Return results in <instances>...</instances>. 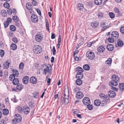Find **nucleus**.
I'll return each instance as SVG.
<instances>
[{
  "label": "nucleus",
  "instance_id": "79ce46f5",
  "mask_svg": "<svg viewBox=\"0 0 124 124\" xmlns=\"http://www.w3.org/2000/svg\"><path fill=\"white\" fill-rule=\"evenodd\" d=\"M10 30L12 31H15L16 30V27L14 25H12L10 26Z\"/></svg>",
  "mask_w": 124,
  "mask_h": 124
},
{
  "label": "nucleus",
  "instance_id": "4d7b16f0",
  "mask_svg": "<svg viewBox=\"0 0 124 124\" xmlns=\"http://www.w3.org/2000/svg\"><path fill=\"white\" fill-rule=\"evenodd\" d=\"M12 41L15 43H17L18 41L17 38L16 37L13 38L12 39Z\"/></svg>",
  "mask_w": 124,
  "mask_h": 124
},
{
  "label": "nucleus",
  "instance_id": "f8f14e48",
  "mask_svg": "<svg viewBox=\"0 0 124 124\" xmlns=\"http://www.w3.org/2000/svg\"><path fill=\"white\" fill-rule=\"evenodd\" d=\"M84 96L83 93L80 92H78L76 94V97L78 99H81Z\"/></svg>",
  "mask_w": 124,
  "mask_h": 124
},
{
  "label": "nucleus",
  "instance_id": "ea45409f",
  "mask_svg": "<svg viewBox=\"0 0 124 124\" xmlns=\"http://www.w3.org/2000/svg\"><path fill=\"white\" fill-rule=\"evenodd\" d=\"M12 19L13 20V21L15 22H16L18 21L19 20L18 18L17 17V16H13Z\"/></svg>",
  "mask_w": 124,
  "mask_h": 124
},
{
  "label": "nucleus",
  "instance_id": "c9c22d12",
  "mask_svg": "<svg viewBox=\"0 0 124 124\" xmlns=\"http://www.w3.org/2000/svg\"><path fill=\"white\" fill-rule=\"evenodd\" d=\"M112 62V59L110 58H109L106 61L105 63L109 66H110Z\"/></svg>",
  "mask_w": 124,
  "mask_h": 124
},
{
  "label": "nucleus",
  "instance_id": "338daca9",
  "mask_svg": "<svg viewBox=\"0 0 124 124\" xmlns=\"http://www.w3.org/2000/svg\"><path fill=\"white\" fill-rule=\"evenodd\" d=\"M36 11L38 14H39L40 16H41V13L40 10L39 9H36Z\"/></svg>",
  "mask_w": 124,
  "mask_h": 124
},
{
  "label": "nucleus",
  "instance_id": "09e8293b",
  "mask_svg": "<svg viewBox=\"0 0 124 124\" xmlns=\"http://www.w3.org/2000/svg\"><path fill=\"white\" fill-rule=\"evenodd\" d=\"M111 38L109 37L108 39V41L110 43H112L114 42V39H115V38Z\"/></svg>",
  "mask_w": 124,
  "mask_h": 124
},
{
  "label": "nucleus",
  "instance_id": "37998d69",
  "mask_svg": "<svg viewBox=\"0 0 124 124\" xmlns=\"http://www.w3.org/2000/svg\"><path fill=\"white\" fill-rule=\"evenodd\" d=\"M17 109L19 113H22L23 111V109L22 107L19 106L17 107Z\"/></svg>",
  "mask_w": 124,
  "mask_h": 124
},
{
  "label": "nucleus",
  "instance_id": "a18cd8bd",
  "mask_svg": "<svg viewBox=\"0 0 124 124\" xmlns=\"http://www.w3.org/2000/svg\"><path fill=\"white\" fill-rule=\"evenodd\" d=\"M24 65L23 62H21L19 65V68L20 69L23 70V69Z\"/></svg>",
  "mask_w": 124,
  "mask_h": 124
},
{
  "label": "nucleus",
  "instance_id": "9d476101",
  "mask_svg": "<svg viewBox=\"0 0 124 124\" xmlns=\"http://www.w3.org/2000/svg\"><path fill=\"white\" fill-rule=\"evenodd\" d=\"M23 112L24 114H28L30 112L29 108L27 106H24L23 107Z\"/></svg>",
  "mask_w": 124,
  "mask_h": 124
},
{
  "label": "nucleus",
  "instance_id": "cd10ccee",
  "mask_svg": "<svg viewBox=\"0 0 124 124\" xmlns=\"http://www.w3.org/2000/svg\"><path fill=\"white\" fill-rule=\"evenodd\" d=\"M17 48L16 45L14 43L12 44L10 46V48L13 50H16Z\"/></svg>",
  "mask_w": 124,
  "mask_h": 124
},
{
  "label": "nucleus",
  "instance_id": "a878e982",
  "mask_svg": "<svg viewBox=\"0 0 124 124\" xmlns=\"http://www.w3.org/2000/svg\"><path fill=\"white\" fill-rule=\"evenodd\" d=\"M12 71H13V74H13L15 77L18 76L19 75V72L17 70H13Z\"/></svg>",
  "mask_w": 124,
  "mask_h": 124
},
{
  "label": "nucleus",
  "instance_id": "393cba45",
  "mask_svg": "<svg viewBox=\"0 0 124 124\" xmlns=\"http://www.w3.org/2000/svg\"><path fill=\"white\" fill-rule=\"evenodd\" d=\"M9 63L7 61L5 62L3 64L4 68L5 69H8V68L9 66Z\"/></svg>",
  "mask_w": 124,
  "mask_h": 124
},
{
  "label": "nucleus",
  "instance_id": "bf43d9fd",
  "mask_svg": "<svg viewBox=\"0 0 124 124\" xmlns=\"http://www.w3.org/2000/svg\"><path fill=\"white\" fill-rule=\"evenodd\" d=\"M4 54V51L3 50H0V55L1 57L3 56Z\"/></svg>",
  "mask_w": 124,
  "mask_h": 124
},
{
  "label": "nucleus",
  "instance_id": "58836bf2",
  "mask_svg": "<svg viewBox=\"0 0 124 124\" xmlns=\"http://www.w3.org/2000/svg\"><path fill=\"white\" fill-rule=\"evenodd\" d=\"M86 105H87V107L89 110H91L93 108V106L92 105L89 104Z\"/></svg>",
  "mask_w": 124,
  "mask_h": 124
},
{
  "label": "nucleus",
  "instance_id": "bb28decb",
  "mask_svg": "<svg viewBox=\"0 0 124 124\" xmlns=\"http://www.w3.org/2000/svg\"><path fill=\"white\" fill-rule=\"evenodd\" d=\"M81 79H77L76 81V84L78 85H80L82 84V81Z\"/></svg>",
  "mask_w": 124,
  "mask_h": 124
},
{
  "label": "nucleus",
  "instance_id": "473e14b6",
  "mask_svg": "<svg viewBox=\"0 0 124 124\" xmlns=\"http://www.w3.org/2000/svg\"><path fill=\"white\" fill-rule=\"evenodd\" d=\"M90 67L89 65L87 64H85L83 66V69L85 70H89L90 69Z\"/></svg>",
  "mask_w": 124,
  "mask_h": 124
},
{
  "label": "nucleus",
  "instance_id": "3c124183",
  "mask_svg": "<svg viewBox=\"0 0 124 124\" xmlns=\"http://www.w3.org/2000/svg\"><path fill=\"white\" fill-rule=\"evenodd\" d=\"M4 5L5 7L7 8H8L10 7V5L9 3L7 2H6L5 3H4Z\"/></svg>",
  "mask_w": 124,
  "mask_h": 124
},
{
  "label": "nucleus",
  "instance_id": "49530a36",
  "mask_svg": "<svg viewBox=\"0 0 124 124\" xmlns=\"http://www.w3.org/2000/svg\"><path fill=\"white\" fill-rule=\"evenodd\" d=\"M15 77L13 74H11L9 77V80L11 81H12L14 78H16Z\"/></svg>",
  "mask_w": 124,
  "mask_h": 124
},
{
  "label": "nucleus",
  "instance_id": "f257e3e1",
  "mask_svg": "<svg viewBox=\"0 0 124 124\" xmlns=\"http://www.w3.org/2000/svg\"><path fill=\"white\" fill-rule=\"evenodd\" d=\"M112 79L111 82V85H112L116 86L118 84L117 82L119 81V78L117 76L113 75L112 77Z\"/></svg>",
  "mask_w": 124,
  "mask_h": 124
},
{
  "label": "nucleus",
  "instance_id": "1a4fd4ad",
  "mask_svg": "<svg viewBox=\"0 0 124 124\" xmlns=\"http://www.w3.org/2000/svg\"><path fill=\"white\" fill-rule=\"evenodd\" d=\"M31 19L32 22L34 23L38 22V19L37 16L34 14H32L31 17Z\"/></svg>",
  "mask_w": 124,
  "mask_h": 124
},
{
  "label": "nucleus",
  "instance_id": "a19ab883",
  "mask_svg": "<svg viewBox=\"0 0 124 124\" xmlns=\"http://www.w3.org/2000/svg\"><path fill=\"white\" fill-rule=\"evenodd\" d=\"M9 113V111L7 109H5L3 110V113L4 115H7Z\"/></svg>",
  "mask_w": 124,
  "mask_h": 124
},
{
  "label": "nucleus",
  "instance_id": "e2e57ef3",
  "mask_svg": "<svg viewBox=\"0 0 124 124\" xmlns=\"http://www.w3.org/2000/svg\"><path fill=\"white\" fill-rule=\"evenodd\" d=\"M7 12L8 14L11 15L12 12V10L11 9H10L9 10H7Z\"/></svg>",
  "mask_w": 124,
  "mask_h": 124
},
{
  "label": "nucleus",
  "instance_id": "ddd939ff",
  "mask_svg": "<svg viewBox=\"0 0 124 124\" xmlns=\"http://www.w3.org/2000/svg\"><path fill=\"white\" fill-rule=\"evenodd\" d=\"M108 93L109 96L111 98H113L116 95V93L113 91H110Z\"/></svg>",
  "mask_w": 124,
  "mask_h": 124
},
{
  "label": "nucleus",
  "instance_id": "de8ad7c7",
  "mask_svg": "<svg viewBox=\"0 0 124 124\" xmlns=\"http://www.w3.org/2000/svg\"><path fill=\"white\" fill-rule=\"evenodd\" d=\"M109 15L110 18H113L115 17V15L112 12H110L109 13Z\"/></svg>",
  "mask_w": 124,
  "mask_h": 124
},
{
  "label": "nucleus",
  "instance_id": "423d86ee",
  "mask_svg": "<svg viewBox=\"0 0 124 124\" xmlns=\"http://www.w3.org/2000/svg\"><path fill=\"white\" fill-rule=\"evenodd\" d=\"M86 56L88 59H93L94 58L95 55L94 53L92 51H89L87 52Z\"/></svg>",
  "mask_w": 124,
  "mask_h": 124
},
{
  "label": "nucleus",
  "instance_id": "f03ea898",
  "mask_svg": "<svg viewBox=\"0 0 124 124\" xmlns=\"http://www.w3.org/2000/svg\"><path fill=\"white\" fill-rule=\"evenodd\" d=\"M15 118L12 121L13 124H16V123H20L22 121V117L18 114H16L14 116Z\"/></svg>",
  "mask_w": 124,
  "mask_h": 124
},
{
  "label": "nucleus",
  "instance_id": "864d4df0",
  "mask_svg": "<svg viewBox=\"0 0 124 124\" xmlns=\"http://www.w3.org/2000/svg\"><path fill=\"white\" fill-rule=\"evenodd\" d=\"M0 124H6V123L4 120L1 119L0 120Z\"/></svg>",
  "mask_w": 124,
  "mask_h": 124
},
{
  "label": "nucleus",
  "instance_id": "f3484780",
  "mask_svg": "<svg viewBox=\"0 0 124 124\" xmlns=\"http://www.w3.org/2000/svg\"><path fill=\"white\" fill-rule=\"evenodd\" d=\"M105 50V48L102 46H99L97 48L98 52L101 53H103L104 51Z\"/></svg>",
  "mask_w": 124,
  "mask_h": 124
},
{
  "label": "nucleus",
  "instance_id": "a211bd4d",
  "mask_svg": "<svg viewBox=\"0 0 124 124\" xmlns=\"http://www.w3.org/2000/svg\"><path fill=\"white\" fill-rule=\"evenodd\" d=\"M83 77V75L82 73L79 72V73H77L76 75V78H78V79H82Z\"/></svg>",
  "mask_w": 124,
  "mask_h": 124
},
{
  "label": "nucleus",
  "instance_id": "774afa93",
  "mask_svg": "<svg viewBox=\"0 0 124 124\" xmlns=\"http://www.w3.org/2000/svg\"><path fill=\"white\" fill-rule=\"evenodd\" d=\"M12 21V19L10 17L8 18L7 20V21L9 23H11Z\"/></svg>",
  "mask_w": 124,
  "mask_h": 124
},
{
  "label": "nucleus",
  "instance_id": "72a5a7b5",
  "mask_svg": "<svg viewBox=\"0 0 124 124\" xmlns=\"http://www.w3.org/2000/svg\"><path fill=\"white\" fill-rule=\"evenodd\" d=\"M33 97L35 98H38L39 96V93L37 92H35L33 94Z\"/></svg>",
  "mask_w": 124,
  "mask_h": 124
},
{
  "label": "nucleus",
  "instance_id": "5fc2aeb1",
  "mask_svg": "<svg viewBox=\"0 0 124 124\" xmlns=\"http://www.w3.org/2000/svg\"><path fill=\"white\" fill-rule=\"evenodd\" d=\"M4 75H3V77L5 78H6L8 76V72L7 71H5L4 72Z\"/></svg>",
  "mask_w": 124,
  "mask_h": 124
},
{
  "label": "nucleus",
  "instance_id": "0e129e2a",
  "mask_svg": "<svg viewBox=\"0 0 124 124\" xmlns=\"http://www.w3.org/2000/svg\"><path fill=\"white\" fill-rule=\"evenodd\" d=\"M114 10L116 13H118L119 12V9L117 8L116 7L114 8Z\"/></svg>",
  "mask_w": 124,
  "mask_h": 124
},
{
  "label": "nucleus",
  "instance_id": "c756f323",
  "mask_svg": "<svg viewBox=\"0 0 124 124\" xmlns=\"http://www.w3.org/2000/svg\"><path fill=\"white\" fill-rule=\"evenodd\" d=\"M61 38L60 35H59L58 36V44L57 45V47L58 48H59L60 47V43L61 42Z\"/></svg>",
  "mask_w": 124,
  "mask_h": 124
},
{
  "label": "nucleus",
  "instance_id": "412c9836",
  "mask_svg": "<svg viewBox=\"0 0 124 124\" xmlns=\"http://www.w3.org/2000/svg\"><path fill=\"white\" fill-rule=\"evenodd\" d=\"M98 22L95 21L91 23V25L93 27L96 28L98 26Z\"/></svg>",
  "mask_w": 124,
  "mask_h": 124
},
{
  "label": "nucleus",
  "instance_id": "6e6552de",
  "mask_svg": "<svg viewBox=\"0 0 124 124\" xmlns=\"http://www.w3.org/2000/svg\"><path fill=\"white\" fill-rule=\"evenodd\" d=\"M83 102L85 105L90 104V98L87 97H85L83 100Z\"/></svg>",
  "mask_w": 124,
  "mask_h": 124
},
{
  "label": "nucleus",
  "instance_id": "7ed1b4c3",
  "mask_svg": "<svg viewBox=\"0 0 124 124\" xmlns=\"http://www.w3.org/2000/svg\"><path fill=\"white\" fill-rule=\"evenodd\" d=\"M33 51L36 54H39L42 51L41 47L39 45H36L34 46L33 47Z\"/></svg>",
  "mask_w": 124,
  "mask_h": 124
},
{
  "label": "nucleus",
  "instance_id": "680f3d73",
  "mask_svg": "<svg viewBox=\"0 0 124 124\" xmlns=\"http://www.w3.org/2000/svg\"><path fill=\"white\" fill-rule=\"evenodd\" d=\"M32 4L33 6H35L37 4V2L34 0H33Z\"/></svg>",
  "mask_w": 124,
  "mask_h": 124
},
{
  "label": "nucleus",
  "instance_id": "7c9ffc66",
  "mask_svg": "<svg viewBox=\"0 0 124 124\" xmlns=\"http://www.w3.org/2000/svg\"><path fill=\"white\" fill-rule=\"evenodd\" d=\"M26 6L27 8L30 10L31 9V8L32 7L31 4L30 3H27L26 4Z\"/></svg>",
  "mask_w": 124,
  "mask_h": 124
},
{
  "label": "nucleus",
  "instance_id": "6e6d98bb",
  "mask_svg": "<svg viewBox=\"0 0 124 124\" xmlns=\"http://www.w3.org/2000/svg\"><path fill=\"white\" fill-rule=\"evenodd\" d=\"M46 29H47L48 31H49V24L48 23L47 21H46Z\"/></svg>",
  "mask_w": 124,
  "mask_h": 124
},
{
  "label": "nucleus",
  "instance_id": "aec40b11",
  "mask_svg": "<svg viewBox=\"0 0 124 124\" xmlns=\"http://www.w3.org/2000/svg\"><path fill=\"white\" fill-rule=\"evenodd\" d=\"M77 9L80 10H82L84 8L83 4L79 3L77 5Z\"/></svg>",
  "mask_w": 124,
  "mask_h": 124
},
{
  "label": "nucleus",
  "instance_id": "b1692460",
  "mask_svg": "<svg viewBox=\"0 0 124 124\" xmlns=\"http://www.w3.org/2000/svg\"><path fill=\"white\" fill-rule=\"evenodd\" d=\"M12 81L14 85H17L19 83V80L16 78H14Z\"/></svg>",
  "mask_w": 124,
  "mask_h": 124
},
{
  "label": "nucleus",
  "instance_id": "052dcab7",
  "mask_svg": "<svg viewBox=\"0 0 124 124\" xmlns=\"http://www.w3.org/2000/svg\"><path fill=\"white\" fill-rule=\"evenodd\" d=\"M111 89L113 90L114 91H117L118 90V88H117L116 87H114L113 86H111Z\"/></svg>",
  "mask_w": 124,
  "mask_h": 124
},
{
  "label": "nucleus",
  "instance_id": "4be33fe9",
  "mask_svg": "<svg viewBox=\"0 0 124 124\" xmlns=\"http://www.w3.org/2000/svg\"><path fill=\"white\" fill-rule=\"evenodd\" d=\"M76 71L78 73L79 72L82 73L84 71V70L83 69L80 67H78L76 68Z\"/></svg>",
  "mask_w": 124,
  "mask_h": 124
},
{
  "label": "nucleus",
  "instance_id": "4c0bfd02",
  "mask_svg": "<svg viewBox=\"0 0 124 124\" xmlns=\"http://www.w3.org/2000/svg\"><path fill=\"white\" fill-rule=\"evenodd\" d=\"M101 104L102 107L105 106L107 104V101L106 100L104 99L102 101L101 103Z\"/></svg>",
  "mask_w": 124,
  "mask_h": 124
},
{
  "label": "nucleus",
  "instance_id": "0eeeda50",
  "mask_svg": "<svg viewBox=\"0 0 124 124\" xmlns=\"http://www.w3.org/2000/svg\"><path fill=\"white\" fill-rule=\"evenodd\" d=\"M66 94H64V97L65 98L63 97H61V103H62V104H64V103L66 105H67L69 102V100L68 99L69 97V96H67V98L65 97Z\"/></svg>",
  "mask_w": 124,
  "mask_h": 124
},
{
  "label": "nucleus",
  "instance_id": "5701e85b",
  "mask_svg": "<svg viewBox=\"0 0 124 124\" xmlns=\"http://www.w3.org/2000/svg\"><path fill=\"white\" fill-rule=\"evenodd\" d=\"M117 44L118 46H122L124 44L123 41L121 40L120 39H118L117 40Z\"/></svg>",
  "mask_w": 124,
  "mask_h": 124
},
{
  "label": "nucleus",
  "instance_id": "e433bc0d",
  "mask_svg": "<svg viewBox=\"0 0 124 124\" xmlns=\"http://www.w3.org/2000/svg\"><path fill=\"white\" fill-rule=\"evenodd\" d=\"M102 1V0H95L94 1L95 4L97 5L101 4Z\"/></svg>",
  "mask_w": 124,
  "mask_h": 124
},
{
  "label": "nucleus",
  "instance_id": "6ab92c4d",
  "mask_svg": "<svg viewBox=\"0 0 124 124\" xmlns=\"http://www.w3.org/2000/svg\"><path fill=\"white\" fill-rule=\"evenodd\" d=\"M119 87L120 91L123 92L124 91V83H119Z\"/></svg>",
  "mask_w": 124,
  "mask_h": 124
},
{
  "label": "nucleus",
  "instance_id": "13d9d810",
  "mask_svg": "<svg viewBox=\"0 0 124 124\" xmlns=\"http://www.w3.org/2000/svg\"><path fill=\"white\" fill-rule=\"evenodd\" d=\"M120 31L123 34H124V26L121 27L120 29Z\"/></svg>",
  "mask_w": 124,
  "mask_h": 124
},
{
  "label": "nucleus",
  "instance_id": "f704fd0d",
  "mask_svg": "<svg viewBox=\"0 0 124 124\" xmlns=\"http://www.w3.org/2000/svg\"><path fill=\"white\" fill-rule=\"evenodd\" d=\"M23 88V86L21 84H19L16 86L17 89L20 91L22 90Z\"/></svg>",
  "mask_w": 124,
  "mask_h": 124
},
{
  "label": "nucleus",
  "instance_id": "c03bdc74",
  "mask_svg": "<svg viewBox=\"0 0 124 124\" xmlns=\"http://www.w3.org/2000/svg\"><path fill=\"white\" fill-rule=\"evenodd\" d=\"M98 17L100 19H101L103 18V14L102 13L100 12L98 14Z\"/></svg>",
  "mask_w": 124,
  "mask_h": 124
},
{
  "label": "nucleus",
  "instance_id": "20e7f679",
  "mask_svg": "<svg viewBox=\"0 0 124 124\" xmlns=\"http://www.w3.org/2000/svg\"><path fill=\"white\" fill-rule=\"evenodd\" d=\"M41 68L43 70V73H44L46 75L47 72L50 73L51 71L48 66L45 64L41 65Z\"/></svg>",
  "mask_w": 124,
  "mask_h": 124
},
{
  "label": "nucleus",
  "instance_id": "dca6fc26",
  "mask_svg": "<svg viewBox=\"0 0 124 124\" xmlns=\"http://www.w3.org/2000/svg\"><path fill=\"white\" fill-rule=\"evenodd\" d=\"M107 48L108 50L111 51L113 49L114 47L112 45L109 44L107 46Z\"/></svg>",
  "mask_w": 124,
  "mask_h": 124
},
{
  "label": "nucleus",
  "instance_id": "4468645a",
  "mask_svg": "<svg viewBox=\"0 0 124 124\" xmlns=\"http://www.w3.org/2000/svg\"><path fill=\"white\" fill-rule=\"evenodd\" d=\"M30 82L33 84H35L37 82V78L34 77H32L30 79Z\"/></svg>",
  "mask_w": 124,
  "mask_h": 124
},
{
  "label": "nucleus",
  "instance_id": "9b49d317",
  "mask_svg": "<svg viewBox=\"0 0 124 124\" xmlns=\"http://www.w3.org/2000/svg\"><path fill=\"white\" fill-rule=\"evenodd\" d=\"M111 36V37L114 38L115 39H116L118 37L119 34L117 31H113L112 33Z\"/></svg>",
  "mask_w": 124,
  "mask_h": 124
},
{
  "label": "nucleus",
  "instance_id": "2f4dec72",
  "mask_svg": "<svg viewBox=\"0 0 124 124\" xmlns=\"http://www.w3.org/2000/svg\"><path fill=\"white\" fill-rule=\"evenodd\" d=\"M2 16L5 17L7 15V13L6 11L4 9H3L1 12Z\"/></svg>",
  "mask_w": 124,
  "mask_h": 124
},
{
  "label": "nucleus",
  "instance_id": "603ef678",
  "mask_svg": "<svg viewBox=\"0 0 124 124\" xmlns=\"http://www.w3.org/2000/svg\"><path fill=\"white\" fill-rule=\"evenodd\" d=\"M52 52L53 54L54 55H55L56 54V50L54 46H53V47Z\"/></svg>",
  "mask_w": 124,
  "mask_h": 124
},
{
  "label": "nucleus",
  "instance_id": "2eb2a0df",
  "mask_svg": "<svg viewBox=\"0 0 124 124\" xmlns=\"http://www.w3.org/2000/svg\"><path fill=\"white\" fill-rule=\"evenodd\" d=\"M29 78L27 76L24 77L23 78V82L24 84H27L28 82Z\"/></svg>",
  "mask_w": 124,
  "mask_h": 124
},
{
  "label": "nucleus",
  "instance_id": "c85d7f7f",
  "mask_svg": "<svg viewBox=\"0 0 124 124\" xmlns=\"http://www.w3.org/2000/svg\"><path fill=\"white\" fill-rule=\"evenodd\" d=\"M101 104V101L99 100H95L94 101V104L96 106H99Z\"/></svg>",
  "mask_w": 124,
  "mask_h": 124
},
{
  "label": "nucleus",
  "instance_id": "69168bd1",
  "mask_svg": "<svg viewBox=\"0 0 124 124\" xmlns=\"http://www.w3.org/2000/svg\"><path fill=\"white\" fill-rule=\"evenodd\" d=\"M77 47L76 48V49H75V51L73 53V56H74L75 54L77 53L78 52V51L77 50Z\"/></svg>",
  "mask_w": 124,
  "mask_h": 124
},
{
  "label": "nucleus",
  "instance_id": "8fccbe9b",
  "mask_svg": "<svg viewBox=\"0 0 124 124\" xmlns=\"http://www.w3.org/2000/svg\"><path fill=\"white\" fill-rule=\"evenodd\" d=\"M4 25L5 28L7 27L9 25V23L6 21H5L4 23Z\"/></svg>",
  "mask_w": 124,
  "mask_h": 124
},
{
  "label": "nucleus",
  "instance_id": "39448f33",
  "mask_svg": "<svg viewBox=\"0 0 124 124\" xmlns=\"http://www.w3.org/2000/svg\"><path fill=\"white\" fill-rule=\"evenodd\" d=\"M43 35L42 33L39 32L37 33L35 36L36 40L38 42H40L43 38Z\"/></svg>",
  "mask_w": 124,
  "mask_h": 124
}]
</instances>
